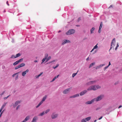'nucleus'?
I'll use <instances>...</instances> for the list:
<instances>
[{
	"mask_svg": "<svg viewBox=\"0 0 122 122\" xmlns=\"http://www.w3.org/2000/svg\"><path fill=\"white\" fill-rule=\"evenodd\" d=\"M102 22H101L100 25V26H99V29H101L102 27Z\"/></svg>",
	"mask_w": 122,
	"mask_h": 122,
	"instance_id": "obj_30",
	"label": "nucleus"
},
{
	"mask_svg": "<svg viewBox=\"0 0 122 122\" xmlns=\"http://www.w3.org/2000/svg\"><path fill=\"white\" fill-rule=\"evenodd\" d=\"M96 86L95 85L92 86H90L87 89V90L88 91H90L91 90H93L94 91L96 90Z\"/></svg>",
	"mask_w": 122,
	"mask_h": 122,
	"instance_id": "obj_3",
	"label": "nucleus"
},
{
	"mask_svg": "<svg viewBox=\"0 0 122 122\" xmlns=\"http://www.w3.org/2000/svg\"><path fill=\"white\" fill-rule=\"evenodd\" d=\"M19 73V72H18L17 73H16L12 75V76L13 77H15V76H16L15 78V79L16 80H17L18 79V74Z\"/></svg>",
	"mask_w": 122,
	"mask_h": 122,
	"instance_id": "obj_9",
	"label": "nucleus"
},
{
	"mask_svg": "<svg viewBox=\"0 0 122 122\" xmlns=\"http://www.w3.org/2000/svg\"><path fill=\"white\" fill-rule=\"evenodd\" d=\"M71 88H69L64 90L63 92V93L64 94H66L69 93L70 92Z\"/></svg>",
	"mask_w": 122,
	"mask_h": 122,
	"instance_id": "obj_5",
	"label": "nucleus"
},
{
	"mask_svg": "<svg viewBox=\"0 0 122 122\" xmlns=\"http://www.w3.org/2000/svg\"><path fill=\"white\" fill-rule=\"evenodd\" d=\"M103 97V96L102 95H100L98 96L95 99V101H98L101 100Z\"/></svg>",
	"mask_w": 122,
	"mask_h": 122,
	"instance_id": "obj_6",
	"label": "nucleus"
},
{
	"mask_svg": "<svg viewBox=\"0 0 122 122\" xmlns=\"http://www.w3.org/2000/svg\"><path fill=\"white\" fill-rule=\"evenodd\" d=\"M25 64L24 63H22L19 65L20 68L23 67L25 66Z\"/></svg>",
	"mask_w": 122,
	"mask_h": 122,
	"instance_id": "obj_21",
	"label": "nucleus"
},
{
	"mask_svg": "<svg viewBox=\"0 0 122 122\" xmlns=\"http://www.w3.org/2000/svg\"><path fill=\"white\" fill-rule=\"evenodd\" d=\"M48 54H45V57L44 58H46V59H47L48 57Z\"/></svg>",
	"mask_w": 122,
	"mask_h": 122,
	"instance_id": "obj_32",
	"label": "nucleus"
},
{
	"mask_svg": "<svg viewBox=\"0 0 122 122\" xmlns=\"http://www.w3.org/2000/svg\"><path fill=\"white\" fill-rule=\"evenodd\" d=\"M20 67L19 66V65L18 66H16L15 68V69L16 70L18 69V68H20Z\"/></svg>",
	"mask_w": 122,
	"mask_h": 122,
	"instance_id": "obj_44",
	"label": "nucleus"
},
{
	"mask_svg": "<svg viewBox=\"0 0 122 122\" xmlns=\"http://www.w3.org/2000/svg\"><path fill=\"white\" fill-rule=\"evenodd\" d=\"M7 103V102L5 103L2 106L3 107H4L6 105V104Z\"/></svg>",
	"mask_w": 122,
	"mask_h": 122,
	"instance_id": "obj_39",
	"label": "nucleus"
},
{
	"mask_svg": "<svg viewBox=\"0 0 122 122\" xmlns=\"http://www.w3.org/2000/svg\"><path fill=\"white\" fill-rule=\"evenodd\" d=\"M29 71L27 69L26 71L23 72L22 73V76H25L26 74V73H28Z\"/></svg>",
	"mask_w": 122,
	"mask_h": 122,
	"instance_id": "obj_15",
	"label": "nucleus"
},
{
	"mask_svg": "<svg viewBox=\"0 0 122 122\" xmlns=\"http://www.w3.org/2000/svg\"><path fill=\"white\" fill-rule=\"evenodd\" d=\"M97 45L98 44H97V45L94 47L93 48L91 51V52H92L93 51L94 49H96L98 48V46H97Z\"/></svg>",
	"mask_w": 122,
	"mask_h": 122,
	"instance_id": "obj_16",
	"label": "nucleus"
},
{
	"mask_svg": "<svg viewBox=\"0 0 122 122\" xmlns=\"http://www.w3.org/2000/svg\"><path fill=\"white\" fill-rule=\"evenodd\" d=\"M77 74V72L76 73H74L72 74V77H74L75 76H76V75Z\"/></svg>",
	"mask_w": 122,
	"mask_h": 122,
	"instance_id": "obj_31",
	"label": "nucleus"
},
{
	"mask_svg": "<svg viewBox=\"0 0 122 122\" xmlns=\"http://www.w3.org/2000/svg\"><path fill=\"white\" fill-rule=\"evenodd\" d=\"M112 5H111L110 7H109V8H110L111 7H112Z\"/></svg>",
	"mask_w": 122,
	"mask_h": 122,
	"instance_id": "obj_62",
	"label": "nucleus"
},
{
	"mask_svg": "<svg viewBox=\"0 0 122 122\" xmlns=\"http://www.w3.org/2000/svg\"><path fill=\"white\" fill-rule=\"evenodd\" d=\"M6 4H7V5H8V6H9V5L8 3V1H7V2H6Z\"/></svg>",
	"mask_w": 122,
	"mask_h": 122,
	"instance_id": "obj_50",
	"label": "nucleus"
},
{
	"mask_svg": "<svg viewBox=\"0 0 122 122\" xmlns=\"http://www.w3.org/2000/svg\"><path fill=\"white\" fill-rule=\"evenodd\" d=\"M89 59V57H88L86 59V60L87 61Z\"/></svg>",
	"mask_w": 122,
	"mask_h": 122,
	"instance_id": "obj_64",
	"label": "nucleus"
},
{
	"mask_svg": "<svg viewBox=\"0 0 122 122\" xmlns=\"http://www.w3.org/2000/svg\"><path fill=\"white\" fill-rule=\"evenodd\" d=\"M70 41L67 40H64L62 41V45H63L66 43H70Z\"/></svg>",
	"mask_w": 122,
	"mask_h": 122,
	"instance_id": "obj_8",
	"label": "nucleus"
},
{
	"mask_svg": "<svg viewBox=\"0 0 122 122\" xmlns=\"http://www.w3.org/2000/svg\"><path fill=\"white\" fill-rule=\"evenodd\" d=\"M100 68L99 66H97L96 67V69H98L99 68Z\"/></svg>",
	"mask_w": 122,
	"mask_h": 122,
	"instance_id": "obj_45",
	"label": "nucleus"
},
{
	"mask_svg": "<svg viewBox=\"0 0 122 122\" xmlns=\"http://www.w3.org/2000/svg\"><path fill=\"white\" fill-rule=\"evenodd\" d=\"M30 116H27L26 117L24 120L21 122H26L30 119Z\"/></svg>",
	"mask_w": 122,
	"mask_h": 122,
	"instance_id": "obj_14",
	"label": "nucleus"
},
{
	"mask_svg": "<svg viewBox=\"0 0 122 122\" xmlns=\"http://www.w3.org/2000/svg\"><path fill=\"white\" fill-rule=\"evenodd\" d=\"M4 108V107L2 106L1 108V109H2L3 110V109Z\"/></svg>",
	"mask_w": 122,
	"mask_h": 122,
	"instance_id": "obj_63",
	"label": "nucleus"
},
{
	"mask_svg": "<svg viewBox=\"0 0 122 122\" xmlns=\"http://www.w3.org/2000/svg\"><path fill=\"white\" fill-rule=\"evenodd\" d=\"M51 56H49L47 58V59H48L49 60L51 59Z\"/></svg>",
	"mask_w": 122,
	"mask_h": 122,
	"instance_id": "obj_46",
	"label": "nucleus"
},
{
	"mask_svg": "<svg viewBox=\"0 0 122 122\" xmlns=\"http://www.w3.org/2000/svg\"><path fill=\"white\" fill-rule=\"evenodd\" d=\"M49 111H50V109H47V110H46L45 111V113L46 114L48 112H49Z\"/></svg>",
	"mask_w": 122,
	"mask_h": 122,
	"instance_id": "obj_34",
	"label": "nucleus"
},
{
	"mask_svg": "<svg viewBox=\"0 0 122 122\" xmlns=\"http://www.w3.org/2000/svg\"><path fill=\"white\" fill-rule=\"evenodd\" d=\"M7 103V102L5 103L2 106L3 107H4L6 105V104Z\"/></svg>",
	"mask_w": 122,
	"mask_h": 122,
	"instance_id": "obj_41",
	"label": "nucleus"
},
{
	"mask_svg": "<svg viewBox=\"0 0 122 122\" xmlns=\"http://www.w3.org/2000/svg\"><path fill=\"white\" fill-rule=\"evenodd\" d=\"M79 95L78 94H76L75 95H73L74 97L75 98L77 97H78L79 96Z\"/></svg>",
	"mask_w": 122,
	"mask_h": 122,
	"instance_id": "obj_24",
	"label": "nucleus"
},
{
	"mask_svg": "<svg viewBox=\"0 0 122 122\" xmlns=\"http://www.w3.org/2000/svg\"><path fill=\"white\" fill-rule=\"evenodd\" d=\"M102 117V116L100 118H99V120H100L101 119Z\"/></svg>",
	"mask_w": 122,
	"mask_h": 122,
	"instance_id": "obj_56",
	"label": "nucleus"
},
{
	"mask_svg": "<svg viewBox=\"0 0 122 122\" xmlns=\"http://www.w3.org/2000/svg\"><path fill=\"white\" fill-rule=\"evenodd\" d=\"M119 46V45H118V44L117 43V46H116V47L115 48V50H117V47Z\"/></svg>",
	"mask_w": 122,
	"mask_h": 122,
	"instance_id": "obj_36",
	"label": "nucleus"
},
{
	"mask_svg": "<svg viewBox=\"0 0 122 122\" xmlns=\"http://www.w3.org/2000/svg\"><path fill=\"white\" fill-rule=\"evenodd\" d=\"M81 20V19L80 18H78V21H79L80 20Z\"/></svg>",
	"mask_w": 122,
	"mask_h": 122,
	"instance_id": "obj_54",
	"label": "nucleus"
},
{
	"mask_svg": "<svg viewBox=\"0 0 122 122\" xmlns=\"http://www.w3.org/2000/svg\"><path fill=\"white\" fill-rule=\"evenodd\" d=\"M9 96H8L7 97H5L4 98V99H6Z\"/></svg>",
	"mask_w": 122,
	"mask_h": 122,
	"instance_id": "obj_49",
	"label": "nucleus"
},
{
	"mask_svg": "<svg viewBox=\"0 0 122 122\" xmlns=\"http://www.w3.org/2000/svg\"><path fill=\"white\" fill-rule=\"evenodd\" d=\"M4 110H3L2 112L1 113H0V117H1V115H2V113H3V112Z\"/></svg>",
	"mask_w": 122,
	"mask_h": 122,
	"instance_id": "obj_51",
	"label": "nucleus"
},
{
	"mask_svg": "<svg viewBox=\"0 0 122 122\" xmlns=\"http://www.w3.org/2000/svg\"><path fill=\"white\" fill-rule=\"evenodd\" d=\"M111 64V63H110V61L109 62V65H108V66H109Z\"/></svg>",
	"mask_w": 122,
	"mask_h": 122,
	"instance_id": "obj_57",
	"label": "nucleus"
},
{
	"mask_svg": "<svg viewBox=\"0 0 122 122\" xmlns=\"http://www.w3.org/2000/svg\"><path fill=\"white\" fill-rule=\"evenodd\" d=\"M20 107V106L18 105V106H17L16 108V109L17 110Z\"/></svg>",
	"mask_w": 122,
	"mask_h": 122,
	"instance_id": "obj_48",
	"label": "nucleus"
},
{
	"mask_svg": "<svg viewBox=\"0 0 122 122\" xmlns=\"http://www.w3.org/2000/svg\"><path fill=\"white\" fill-rule=\"evenodd\" d=\"M118 83V82H117L115 83V85H116Z\"/></svg>",
	"mask_w": 122,
	"mask_h": 122,
	"instance_id": "obj_52",
	"label": "nucleus"
},
{
	"mask_svg": "<svg viewBox=\"0 0 122 122\" xmlns=\"http://www.w3.org/2000/svg\"><path fill=\"white\" fill-rule=\"evenodd\" d=\"M56 61V60H53L52 61V62H55Z\"/></svg>",
	"mask_w": 122,
	"mask_h": 122,
	"instance_id": "obj_60",
	"label": "nucleus"
},
{
	"mask_svg": "<svg viewBox=\"0 0 122 122\" xmlns=\"http://www.w3.org/2000/svg\"><path fill=\"white\" fill-rule=\"evenodd\" d=\"M96 86V90L97 89H98L100 88L101 87V86H99L98 85H97Z\"/></svg>",
	"mask_w": 122,
	"mask_h": 122,
	"instance_id": "obj_23",
	"label": "nucleus"
},
{
	"mask_svg": "<svg viewBox=\"0 0 122 122\" xmlns=\"http://www.w3.org/2000/svg\"><path fill=\"white\" fill-rule=\"evenodd\" d=\"M95 29V28L94 27H92L91 30V33L92 34L93 33V31Z\"/></svg>",
	"mask_w": 122,
	"mask_h": 122,
	"instance_id": "obj_22",
	"label": "nucleus"
},
{
	"mask_svg": "<svg viewBox=\"0 0 122 122\" xmlns=\"http://www.w3.org/2000/svg\"><path fill=\"white\" fill-rule=\"evenodd\" d=\"M101 29H99V30H98V32L99 33H100L101 32Z\"/></svg>",
	"mask_w": 122,
	"mask_h": 122,
	"instance_id": "obj_47",
	"label": "nucleus"
},
{
	"mask_svg": "<svg viewBox=\"0 0 122 122\" xmlns=\"http://www.w3.org/2000/svg\"><path fill=\"white\" fill-rule=\"evenodd\" d=\"M23 59H20L18 60V61H16L14 63H13V65L14 66H15L16 65L20 62L22 61H23Z\"/></svg>",
	"mask_w": 122,
	"mask_h": 122,
	"instance_id": "obj_7",
	"label": "nucleus"
},
{
	"mask_svg": "<svg viewBox=\"0 0 122 122\" xmlns=\"http://www.w3.org/2000/svg\"><path fill=\"white\" fill-rule=\"evenodd\" d=\"M4 93V92H2L1 94V95H3Z\"/></svg>",
	"mask_w": 122,
	"mask_h": 122,
	"instance_id": "obj_55",
	"label": "nucleus"
},
{
	"mask_svg": "<svg viewBox=\"0 0 122 122\" xmlns=\"http://www.w3.org/2000/svg\"><path fill=\"white\" fill-rule=\"evenodd\" d=\"M58 66H59V64H57L56 65V66H54L53 67V68L54 69H55V68H57Z\"/></svg>",
	"mask_w": 122,
	"mask_h": 122,
	"instance_id": "obj_29",
	"label": "nucleus"
},
{
	"mask_svg": "<svg viewBox=\"0 0 122 122\" xmlns=\"http://www.w3.org/2000/svg\"><path fill=\"white\" fill-rule=\"evenodd\" d=\"M87 90H85L81 92L80 93V94L81 96H82L86 93L87 92Z\"/></svg>",
	"mask_w": 122,
	"mask_h": 122,
	"instance_id": "obj_11",
	"label": "nucleus"
},
{
	"mask_svg": "<svg viewBox=\"0 0 122 122\" xmlns=\"http://www.w3.org/2000/svg\"><path fill=\"white\" fill-rule=\"evenodd\" d=\"M75 30L73 29H71L69 30L66 32V34L67 35H70L73 34L75 33Z\"/></svg>",
	"mask_w": 122,
	"mask_h": 122,
	"instance_id": "obj_1",
	"label": "nucleus"
},
{
	"mask_svg": "<svg viewBox=\"0 0 122 122\" xmlns=\"http://www.w3.org/2000/svg\"><path fill=\"white\" fill-rule=\"evenodd\" d=\"M100 109V108H97L96 109V110H97L99 109Z\"/></svg>",
	"mask_w": 122,
	"mask_h": 122,
	"instance_id": "obj_58",
	"label": "nucleus"
},
{
	"mask_svg": "<svg viewBox=\"0 0 122 122\" xmlns=\"http://www.w3.org/2000/svg\"><path fill=\"white\" fill-rule=\"evenodd\" d=\"M52 63V61L49 62H48L47 63V64H50V63Z\"/></svg>",
	"mask_w": 122,
	"mask_h": 122,
	"instance_id": "obj_53",
	"label": "nucleus"
},
{
	"mask_svg": "<svg viewBox=\"0 0 122 122\" xmlns=\"http://www.w3.org/2000/svg\"><path fill=\"white\" fill-rule=\"evenodd\" d=\"M59 75H57L56 76H55L54 78L51 81V82H52L54 81L55 79H56V78H57L58 76H59Z\"/></svg>",
	"mask_w": 122,
	"mask_h": 122,
	"instance_id": "obj_19",
	"label": "nucleus"
},
{
	"mask_svg": "<svg viewBox=\"0 0 122 122\" xmlns=\"http://www.w3.org/2000/svg\"><path fill=\"white\" fill-rule=\"evenodd\" d=\"M91 118V117H88L86 118H85V120H86V122L90 120Z\"/></svg>",
	"mask_w": 122,
	"mask_h": 122,
	"instance_id": "obj_20",
	"label": "nucleus"
},
{
	"mask_svg": "<svg viewBox=\"0 0 122 122\" xmlns=\"http://www.w3.org/2000/svg\"><path fill=\"white\" fill-rule=\"evenodd\" d=\"M20 56V54L19 53H18L16 55H15L16 57V58Z\"/></svg>",
	"mask_w": 122,
	"mask_h": 122,
	"instance_id": "obj_26",
	"label": "nucleus"
},
{
	"mask_svg": "<svg viewBox=\"0 0 122 122\" xmlns=\"http://www.w3.org/2000/svg\"><path fill=\"white\" fill-rule=\"evenodd\" d=\"M43 73H40V74H39L38 75V76H36V78H38Z\"/></svg>",
	"mask_w": 122,
	"mask_h": 122,
	"instance_id": "obj_25",
	"label": "nucleus"
},
{
	"mask_svg": "<svg viewBox=\"0 0 122 122\" xmlns=\"http://www.w3.org/2000/svg\"><path fill=\"white\" fill-rule=\"evenodd\" d=\"M37 119V117H35L33 118V120L31 122H36Z\"/></svg>",
	"mask_w": 122,
	"mask_h": 122,
	"instance_id": "obj_18",
	"label": "nucleus"
},
{
	"mask_svg": "<svg viewBox=\"0 0 122 122\" xmlns=\"http://www.w3.org/2000/svg\"><path fill=\"white\" fill-rule=\"evenodd\" d=\"M70 98H74V96H73H73H71L70 97Z\"/></svg>",
	"mask_w": 122,
	"mask_h": 122,
	"instance_id": "obj_59",
	"label": "nucleus"
},
{
	"mask_svg": "<svg viewBox=\"0 0 122 122\" xmlns=\"http://www.w3.org/2000/svg\"><path fill=\"white\" fill-rule=\"evenodd\" d=\"M95 99H94L92 100L91 101H88L86 102V104H91L95 101Z\"/></svg>",
	"mask_w": 122,
	"mask_h": 122,
	"instance_id": "obj_13",
	"label": "nucleus"
},
{
	"mask_svg": "<svg viewBox=\"0 0 122 122\" xmlns=\"http://www.w3.org/2000/svg\"><path fill=\"white\" fill-rule=\"evenodd\" d=\"M58 116L57 114L54 113H53L51 116V117L52 119H55Z\"/></svg>",
	"mask_w": 122,
	"mask_h": 122,
	"instance_id": "obj_10",
	"label": "nucleus"
},
{
	"mask_svg": "<svg viewBox=\"0 0 122 122\" xmlns=\"http://www.w3.org/2000/svg\"><path fill=\"white\" fill-rule=\"evenodd\" d=\"M7 103V102L5 103L2 106L3 107H4L6 105V104Z\"/></svg>",
	"mask_w": 122,
	"mask_h": 122,
	"instance_id": "obj_38",
	"label": "nucleus"
},
{
	"mask_svg": "<svg viewBox=\"0 0 122 122\" xmlns=\"http://www.w3.org/2000/svg\"><path fill=\"white\" fill-rule=\"evenodd\" d=\"M11 58H16V56H14V55H13L12 56H11Z\"/></svg>",
	"mask_w": 122,
	"mask_h": 122,
	"instance_id": "obj_37",
	"label": "nucleus"
},
{
	"mask_svg": "<svg viewBox=\"0 0 122 122\" xmlns=\"http://www.w3.org/2000/svg\"><path fill=\"white\" fill-rule=\"evenodd\" d=\"M7 103V102L5 103L2 106L3 107H4L6 105V104Z\"/></svg>",
	"mask_w": 122,
	"mask_h": 122,
	"instance_id": "obj_40",
	"label": "nucleus"
},
{
	"mask_svg": "<svg viewBox=\"0 0 122 122\" xmlns=\"http://www.w3.org/2000/svg\"><path fill=\"white\" fill-rule=\"evenodd\" d=\"M47 97V96L46 95H45L43 97L42 101L40 102L39 104L36 107V108L38 107L44 102L46 99Z\"/></svg>",
	"mask_w": 122,
	"mask_h": 122,
	"instance_id": "obj_2",
	"label": "nucleus"
},
{
	"mask_svg": "<svg viewBox=\"0 0 122 122\" xmlns=\"http://www.w3.org/2000/svg\"><path fill=\"white\" fill-rule=\"evenodd\" d=\"M46 59V58H44L42 60V62L41 63L42 64L43 63Z\"/></svg>",
	"mask_w": 122,
	"mask_h": 122,
	"instance_id": "obj_27",
	"label": "nucleus"
},
{
	"mask_svg": "<svg viewBox=\"0 0 122 122\" xmlns=\"http://www.w3.org/2000/svg\"><path fill=\"white\" fill-rule=\"evenodd\" d=\"M108 66H107L105 67H104V70L105 71L106 69L108 67Z\"/></svg>",
	"mask_w": 122,
	"mask_h": 122,
	"instance_id": "obj_42",
	"label": "nucleus"
},
{
	"mask_svg": "<svg viewBox=\"0 0 122 122\" xmlns=\"http://www.w3.org/2000/svg\"><path fill=\"white\" fill-rule=\"evenodd\" d=\"M95 64L94 63H92L90 65V67L92 66L93 65Z\"/></svg>",
	"mask_w": 122,
	"mask_h": 122,
	"instance_id": "obj_35",
	"label": "nucleus"
},
{
	"mask_svg": "<svg viewBox=\"0 0 122 122\" xmlns=\"http://www.w3.org/2000/svg\"><path fill=\"white\" fill-rule=\"evenodd\" d=\"M20 102L19 101H17L15 103V105L14 106V107H15L16 106H17L18 104L20 103Z\"/></svg>",
	"mask_w": 122,
	"mask_h": 122,
	"instance_id": "obj_17",
	"label": "nucleus"
},
{
	"mask_svg": "<svg viewBox=\"0 0 122 122\" xmlns=\"http://www.w3.org/2000/svg\"><path fill=\"white\" fill-rule=\"evenodd\" d=\"M86 120H85V119H82L81 121V122H86Z\"/></svg>",
	"mask_w": 122,
	"mask_h": 122,
	"instance_id": "obj_33",
	"label": "nucleus"
},
{
	"mask_svg": "<svg viewBox=\"0 0 122 122\" xmlns=\"http://www.w3.org/2000/svg\"><path fill=\"white\" fill-rule=\"evenodd\" d=\"M122 107V106H121V105H120V106L119 107H118V108H120L121 107Z\"/></svg>",
	"mask_w": 122,
	"mask_h": 122,
	"instance_id": "obj_61",
	"label": "nucleus"
},
{
	"mask_svg": "<svg viewBox=\"0 0 122 122\" xmlns=\"http://www.w3.org/2000/svg\"><path fill=\"white\" fill-rule=\"evenodd\" d=\"M116 44V41L115 40V38H114L112 40V41L111 42V48L110 49H111V48H113L114 47V46L115 44Z\"/></svg>",
	"mask_w": 122,
	"mask_h": 122,
	"instance_id": "obj_4",
	"label": "nucleus"
},
{
	"mask_svg": "<svg viewBox=\"0 0 122 122\" xmlns=\"http://www.w3.org/2000/svg\"><path fill=\"white\" fill-rule=\"evenodd\" d=\"M105 65V64H101L99 66L100 68L102 67L103 66Z\"/></svg>",
	"mask_w": 122,
	"mask_h": 122,
	"instance_id": "obj_43",
	"label": "nucleus"
},
{
	"mask_svg": "<svg viewBox=\"0 0 122 122\" xmlns=\"http://www.w3.org/2000/svg\"><path fill=\"white\" fill-rule=\"evenodd\" d=\"M45 114V112L44 111L42 113H40L39 114V115L40 116H42L44 115Z\"/></svg>",
	"mask_w": 122,
	"mask_h": 122,
	"instance_id": "obj_28",
	"label": "nucleus"
},
{
	"mask_svg": "<svg viewBox=\"0 0 122 122\" xmlns=\"http://www.w3.org/2000/svg\"><path fill=\"white\" fill-rule=\"evenodd\" d=\"M96 82V81H90L87 83H86V85H91L95 83Z\"/></svg>",
	"mask_w": 122,
	"mask_h": 122,
	"instance_id": "obj_12",
	"label": "nucleus"
}]
</instances>
